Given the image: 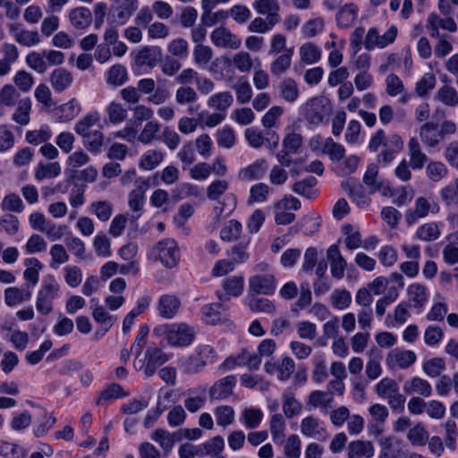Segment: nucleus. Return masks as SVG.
<instances>
[{"label": "nucleus", "instance_id": "obj_1", "mask_svg": "<svg viewBox=\"0 0 458 458\" xmlns=\"http://www.w3.org/2000/svg\"><path fill=\"white\" fill-rule=\"evenodd\" d=\"M153 334L164 337L172 346H187L194 340V330L185 323L163 324L156 327Z\"/></svg>", "mask_w": 458, "mask_h": 458}, {"label": "nucleus", "instance_id": "obj_2", "mask_svg": "<svg viewBox=\"0 0 458 458\" xmlns=\"http://www.w3.org/2000/svg\"><path fill=\"white\" fill-rule=\"evenodd\" d=\"M216 360L217 352L215 348L208 344H201L192 354L180 360V368L186 374H196L208 364L215 363Z\"/></svg>", "mask_w": 458, "mask_h": 458}, {"label": "nucleus", "instance_id": "obj_3", "mask_svg": "<svg viewBox=\"0 0 458 458\" xmlns=\"http://www.w3.org/2000/svg\"><path fill=\"white\" fill-rule=\"evenodd\" d=\"M151 256L167 268L174 267L180 259V250L177 242L174 239L159 241L152 249Z\"/></svg>", "mask_w": 458, "mask_h": 458}, {"label": "nucleus", "instance_id": "obj_4", "mask_svg": "<svg viewBox=\"0 0 458 458\" xmlns=\"http://www.w3.org/2000/svg\"><path fill=\"white\" fill-rule=\"evenodd\" d=\"M59 285L54 276H50L43 280L36 301V309L39 313L47 315L53 310V301L57 297Z\"/></svg>", "mask_w": 458, "mask_h": 458}, {"label": "nucleus", "instance_id": "obj_5", "mask_svg": "<svg viewBox=\"0 0 458 458\" xmlns=\"http://www.w3.org/2000/svg\"><path fill=\"white\" fill-rule=\"evenodd\" d=\"M439 206L434 201H430L426 197H418L414 200L412 207L408 208L404 214V220L408 225L416 224L419 220L427 217L430 213L437 214L439 211Z\"/></svg>", "mask_w": 458, "mask_h": 458}, {"label": "nucleus", "instance_id": "obj_6", "mask_svg": "<svg viewBox=\"0 0 458 458\" xmlns=\"http://www.w3.org/2000/svg\"><path fill=\"white\" fill-rule=\"evenodd\" d=\"M301 201L293 196H285L278 200L275 206V222L277 225H289L295 219V215L288 212V210H299L301 208Z\"/></svg>", "mask_w": 458, "mask_h": 458}, {"label": "nucleus", "instance_id": "obj_7", "mask_svg": "<svg viewBox=\"0 0 458 458\" xmlns=\"http://www.w3.org/2000/svg\"><path fill=\"white\" fill-rule=\"evenodd\" d=\"M398 30L394 25H392L383 35L379 34L377 28H370L364 39V47L370 51L374 48H384L389 44L394 42L397 37Z\"/></svg>", "mask_w": 458, "mask_h": 458}, {"label": "nucleus", "instance_id": "obj_8", "mask_svg": "<svg viewBox=\"0 0 458 458\" xmlns=\"http://www.w3.org/2000/svg\"><path fill=\"white\" fill-rule=\"evenodd\" d=\"M305 119L310 124H320L328 114L327 100L322 97H316L307 101L303 107Z\"/></svg>", "mask_w": 458, "mask_h": 458}, {"label": "nucleus", "instance_id": "obj_9", "mask_svg": "<svg viewBox=\"0 0 458 458\" xmlns=\"http://www.w3.org/2000/svg\"><path fill=\"white\" fill-rule=\"evenodd\" d=\"M210 40L217 47L233 50L238 49L242 45L241 38L225 26L215 29L210 34Z\"/></svg>", "mask_w": 458, "mask_h": 458}, {"label": "nucleus", "instance_id": "obj_10", "mask_svg": "<svg viewBox=\"0 0 458 458\" xmlns=\"http://www.w3.org/2000/svg\"><path fill=\"white\" fill-rule=\"evenodd\" d=\"M261 363V358L243 349L236 356H230L219 366V369H232L235 366H247L250 369H258Z\"/></svg>", "mask_w": 458, "mask_h": 458}, {"label": "nucleus", "instance_id": "obj_11", "mask_svg": "<svg viewBox=\"0 0 458 458\" xmlns=\"http://www.w3.org/2000/svg\"><path fill=\"white\" fill-rule=\"evenodd\" d=\"M301 433L318 441H325L328 437L327 430L318 418L312 415L303 418L301 421Z\"/></svg>", "mask_w": 458, "mask_h": 458}, {"label": "nucleus", "instance_id": "obj_12", "mask_svg": "<svg viewBox=\"0 0 458 458\" xmlns=\"http://www.w3.org/2000/svg\"><path fill=\"white\" fill-rule=\"evenodd\" d=\"M417 356L410 350L394 349L386 357V364L389 369H406L416 361Z\"/></svg>", "mask_w": 458, "mask_h": 458}, {"label": "nucleus", "instance_id": "obj_13", "mask_svg": "<svg viewBox=\"0 0 458 458\" xmlns=\"http://www.w3.org/2000/svg\"><path fill=\"white\" fill-rule=\"evenodd\" d=\"M249 289L256 294H272L276 290V278L272 274L252 276L249 279Z\"/></svg>", "mask_w": 458, "mask_h": 458}, {"label": "nucleus", "instance_id": "obj_14", "mask_svg": "<svg viewBox=\"0 0 458 458\" xmlns=\"http://www.w3.org/2000/svg\"><path fill=\"white\" fill-rule=\"evenodd\" d=\"M403 389L408 395L421 396L424 398L429 397L433 392L430 383L427 379L417 376L405 381Z\"/></svg>", "mask_w": 458, "mask_h": 458}, {"label": "nucleus", "instance_id": "obj_15", "mask_svg": "<svg viewBox=\"0 0 458 458\" xmlns=\"http://www.w3.org/2000/svg\"><path fill=\"white\" fill-rule=\"evenodd\" d=\"M145 359L147 363L145 364L144 374L146 377H151L158 367L168 360L169 357L158 347H148L145 353Z\"/></svg>", "mask_w": 458, "mask_h": 458}, {"label": "nucleus", "instance_id": "obj_16", "mask_svg": "<svg viewBox=\"0 0 458 458\" xmlns=\"http://www.w3.org/2000/svg\"><path fill=\"white\" fill-rule=\"evenodd\" d=\"M253 9L259 15H264L276 23L281 21L280 4L277 0H255L252 3Z\"/></svg>", "mask_w": 458, "mask_h": 458}, {"label": "nucleus", "instance_id": "obj_17", "mask_svg": "<svg viewBox=\"0 0 458 458\" xmlns=\"http://www.w3.org/2000/svg\"><path fill=\"white\" fill-rule=\"evenodd\" d=\"M235 385V376H226L215 382V384L210 387L209 396L211 399H225L233 394Z\"/></svg>", "mask_w": 458, "mask_h": 458}, {"label": "nucleus", "instance_id": "obj_18", "mask_svg": "<svg viewBox=\"0 0 458 458\" xmlns=\"http://www.w3.org/2000/svg\"><path fill=\"white\" fill-rule=\"evenodd\" d=\"M327 259L330 262V271L335 278L342 279L347 267L346 260L341 255L336 244L331 245L327 251Z\"/></svg>", "mask_w": 458, "mask_h": 458}, {"label": "nucleus", "instance_id": "obj_19", "mask_svg": "<svg viewBox=\"0 0 458 458\" xmlns=\"http://www.w3.org/2000/svg\"><path fill=\"white\" fill-rule=\"evenodd\" d=\"M436 25H439L440 28L450 32H454L457 30V25L450 15L442 19L436 13H430L427 20L426 28L429 30V35L432 38H439V30H437Z\"/></svg>", "mask_w": 458, "mask_h": 458}, {"label": "nucleus", "instance_id": "obj_20", "mask_svg": "<svg viewBox=\"0 0 458 458\" xmlns=\"http://www.w3.org/2000/svg\"><path fill=\"white\" fill-rule=\"evenodd\" d=\"M181 306L179 298L173 294L162 295L157 302L158 314L164 318H173L178 312Z\"/></svg>", "mask_w": 458, "mask_h": 458}, {"label": "nucleus", "instance_id": "obj_21", "mask_svg": "<svg viewBox=\"0 0 458 458\" xmlns=\"http://www.w3.org/2000/svg\"><path fill=\"white\" fill-rule=\"evenodd\" d=\"M162 50L159 47L148 46L140 49L136 55L135 62L138 65L155 67L161 60Z\"/></svg>", "mask_w": 458, "mask_h": 458}, {"label": "nucleus", "instance_id": "obj_22", "mask_svg": "<svg viewBox=\"0 0 458 458\" xmlns=\"http://www.w3.org/2000/svg\"><path fill=\"white\" fill-rule=\"evenodd\" d=\"M69 21L75 30H86L92 22L91 11L84 6L72 8L68 14Z\"/></svg>", "mask_w": 458, "mask_h": 458}, {"label": "nucleus", "instance_id": "obj_23", "mask_svg": "<svg viewBox=\"0 0 458 458\" xmlns=\"http://www.w3.org/2000/svg\"><path fill=\"white\" fill-rule=\"evenodd\" d=\"M203 13L201 15V22L204 26L212 27L219 21H224L228 17V12L219 10L217 12H212V8L215 4H212L211 0L201 1Z\"/></svg>", "mask_w": 458, "mask_h": 458}, {"label": "nucleus", "instance_id": "obj_24", "mask_svg": "<svg viewBox=\"0 0 458 458\" xmlns=\"http://www.w3.org/2000/svg\"><path fill=\"white\" fill-rule=\"evenodd\" d=\"M409 165L413 170L423 168L428 161L427 155L422 152L419 140L411 138L408 142Z\"/></svg>", "mask_w": 458, "mask_h": 458}, {"label": "nucleus", "instance_id": "obj_25", "mask_svg": "<svg viewBox=\"0 0 458 458\" xmlns=\"http://www.w3.org/2000/svg\"><path fill=\"white\" fill-rule=\"evenodd\" d=\"M333 397L326 391L314 390L307 399L306 405L313 409H320L323 413H327L332 408Z\"/></svg>", "mask_w": 458, "mask_h": 458}, {"label": "nucleus", "instance_id": "obj_26", "mask_svg": "<svg viewBox=\"0 0 458 458\" xmlns=\"http://www.w3.org/2000/svg\"><path fill=\"white\" fill-rule=\"evenodd\" d=\"M421 141L429 148H434L443 140L438 125L436 123H425L420 129Z\"/></svg>", "mask_w": 458, "mask_h": 458}, {"label": "nucleus", "instance_id": "obj_27", "mask_svg": "<svg viewBox=\"0 0 458 458\" xmlns=\"http://www.w3.org/2000/svg\"><path fill=\"white\" fill-rule=\"evenodd\" d=\"M151 438L167 454L172 450L174 445L181 440L182 434L180 432L169 433L165 429L157 428L153 431Z\"/></svg>", "mask_w": 458, "mask_h": 458}, {"label": "nucleus", "instance_id": "obj_28", "mask_svg": "<svg viewBox=\"0 0 458 458\" xmlns=\"http://www.w3.org/2000/svg\"><path fill=\"white\" fill-rule=\"evenodd\" d=\"M72 74L64 68L55 69L49 77L50 84L55 92L64 91L72 85Z\"/></svg>", "mask_w": 458, "mask_h": 458}, {"label": "nucleus", "instance_id": "obj_29", "mask_svg": "<svg viewBox=\"0 0 458 458\" xmlns=\"http://www.w3.org/2000/svg\"><path fill=\"white\" fill-rule=\"evenodd\" d=\"M148 188V182L146 179L140 177L135 180V189L129 195V206L133 211L141 209Z\"/></svg>", "mask_w": 458, "mask_h": 458}, {"label": "nucleus", "instance_id": "obj_30", "mask_svg": "<svg viewBox=\"0 0 458 458\" xmlns=\"http://www.w3.org/2000/svg\"><path fill=\"white\" fill-rule=\"evenodd\" d=\"M359 8L356 4L350 3L343 5L336 13L337 25L340 28H348L353 24L358 18Z\"/></svg>", "mask_w": 458, "mask_h": 458}, {"label": "nucleus", "instance_id": "obj_31", "mask_svg": "<svg viewBox=\"0 0 458 458\" xmlns=\"http://www.w3.org/2000/svg\"><path fill=\"white\" fill-rule=\"evenodd\" d=\"M233 102V95L229 91H222L211 95L207 101V106L221 114H225Z\"/></svg>", "mask_w": 458, "mask_h": 458}, {"label": "nucleus", "instance_id": "obj_32", "mask_svg": "<svg viewBox=\"0 0 458 458\" xmlns=\"http://www.w3.org/2000/svg\"><path fill=\"white\" fill-rule=\"evenodd\" d=\"M267 170L265 159H258L239 171V178L243 181L258 180L263 177Z\"/></svg>", "mask_w": 458, "mask_h": 458}, {"label": "nucleus", "instance_id": "obj_33", "mask_svg": "<svg viewBox=\"0 0 458 458\" xmlns=\"http://www.w3.org/2000/svg\"><path fill=\"white\" fill-rule=\"evenodd\" d=\"M81 112V106L75 98H72L69 102L60 106L55 111L56 120L59 123L72 121Z\"/></svg>", "mask_w": 458, "mask_h": 458}, {"label": "nucleus", "instance_id": "obj_34", "mask_svg": "<svg viewBox=\"0 0 458 458\" xmlns=\"http://www.w3.org/2000/svg\"><path fill=\"white\" fill-rule=\"evenodd\" d=\"M91 302H97L96 306L92 310V317L94 320L100 324L103 328L101 335H104L116 321V317L110 315L103 306L98 305V301L92 299Z\"/></svg>", "mask_w": 458, "mask_h": 458}, {"label": "nucleus", "instance_id": "obj_35", "mask_svg": "<svg viewBox=\"0 0 458 458\" xmlns=\"http://www.w3.org/2000/svg\"><path fill=\"white\" fill-rule=\"evenodd\" d=\"M374 455V447L371 442L356 440L348 445V458H371Z\"/></svg>", "mask_w": 458, "mask_h": 458}, {"label": "nucleus", "instance_id": "obj_36", "mask_svg": "<svg viewBox=\"0 0 458 458\" xmlns=\"http://www.w3.org/2000/svg\"><path fill=\"white\" fill-rule=\"evenodd\" d=\"M223 288L225 292V296L218 295L220 301H227L229 299L227 296L238 297L243 292L244 279L242 276H231L224 281Z\"/></svg>", "mask_w": 458, "mask_h": 458}, {"label": "nucleus", "instance_id": "obj_37", "mask_svg": "<svg viewBox=\"0 0 458 458\" xmlns=\"http://www.w3.org/2000/svg\"><path fill=\"white\" fill-rule=\"evenodd\" d=\"M369 360L365 366V373L369 379L375 380L382 374L381 354L378 350H371L369 353Z\"/></svg>", "mask_w": 458, "mask_h": 458}, {"label": "nucleus", "instance_id": "obj_38", "mask_svg": "<svg viewBox=\"0 0 458 458\" xmlns=\"http://www.w3.org/2000/svg\"><path fill=\"white\" fill-rule=\"evenodd\" d=\"M285 428V421L280 413H276L271 417L269 428L275 444L282 445L284 442Z\"/></svg>", "mask_w": 458, "mask_h": 458}, {"label": "nucleus", "instance_id": "obj_39", "mask_svg": "<svg viewBox=\"0 0 458 458\" xmlns=\"http://www.w3.org/2000/svg\"><path fill=\"white\" fill-rule=\"evenodd\" d=\"M4 302L9 307L19 305L31 297V293L19 287H8L4 290Z\"/></svg>", "mask_w": 458, "mask_h": 458}, {"label": "nucleus", "instance_id": "obj_40", "mask_svg": "<svg viewBox=\"0 0 458 458\" xmlns=\"http://www.w3.org/2000/svg\"><path fill=\"white\" fill-rule=\"evenodd\" d=\"M441 234L440 225L437 222H428L418 227L415 237L423 242H434Z\"/></svg>", "mask_w": 458, "mask_h": 458}, {"label": "nucleus", "instance_id": "obj_41", "mask_svg": "<svg viewBox=\"0 0 458 458\" xmlns=\"http://www.w3.org/2000/svg\"><path fill=\"white\" fill-rule=\"evenodd\" d=\"M301 409V403L294 397L291 391L286 390L283 393V411L287 419L299 415Z\"/></svg>", "mask_w": 458, "mask_h": 458}, {"label": "nucleus", "instance_id": "obj_42", "mask_svg": "<svg viewBox=\"0 0 458 458\" xmlns=\"http://www.w3.org/2000/svg\"><path fill=\"white\" fill-rule=\"evenodd\" d=\"M225 447L224 438L220 436H216L209 439L208 441L202 443L198 445L199 453L198 456L214 455L217 456L219 453Z\"/></svg>", "mask_w": 458, "mask_h": 458}, {"label": "nucleus", "instance_id": "obj_43", "mask_svg": "<svg viewBox=\"0 0 458 458\" xmlns=\"http://www.w3.org/2000/svg\"><path fill=\"white\" fill-rule=\"evenodd\" d=\"M263 420V412L258 408H246L240 415V421L250 429L259 427Z\"/></svg>", "mask_w": 458, "mask_h": 458}, {"label": "nucleus", "instance_id": "obj_44", "mask_svg": "<svg viewBox=\"0 0 458 458\" xmlns=\"http://www.w3.org/2000/svg\"><path fill=\"white\" fill-rule=\"evenodd\" d=\"M407 294L410 303L414 308L423 307L428 299L426 287L417 283L408 287Z\"/></svg>", "mask_w": 458, "mask_h": 458}, {"label": "nucleus", "instance_id": "obj_45", "mask_svg": "<svg viewBox=\"0 0 458 458\" xmlns=\"http://www.w3.org/2000/svg\"><path fill=\"white\" fill-rule=\"evenodd\" d=\"M436 99L444 106L455 107L458 106V92L449 85H444L436 93Z\"/></svg>", "mask_w": 458, "mask_h": 458}, {"label": "nucleus", "instance_id": "obj_46", "mask_svg": "<svg viewBox=\"0 0 458 458\" xmlns=\"http://www.w3.org/2000/svg\"><path fill=\"white\" fill-rule=\"evenodd\" d=\"M61 174V165L58 162L39 163L35 170V178L38 181L50 179Z\"/></svg>", "mask_w": 458, "mask_h": 458}, {"label": "nucleus", "instance_id": "obj_47", "mask_svg": "<svg viewBox=\"0 0 458 458\" xmlns=\"http://www.w3.org/2000/svg\"><path fill=\"white\" fill-rule=\"evenodd\" d=\"M164 159V153L157 149H148L142 154L140 160V166L144 170H153Z\"/></svg>", "mask_w": 458, "mask_h": 458}, {"label": "nucleus", "instance_id": "obj_48", "mask_svg": "<svg viewBox=\"0 0 458 458\" xmlns=\"http://www.w3.org/2000/svg\"><path fill=\"white\" fill-rule=\"evenodd\" d=\"M401 454L400 443L393 437H383L380 439L379 458H398Z\"/></svg>", "mask_w": 458, "mask_h": 458}, {"label": "nucleus", "instance_id": "obj_49", "mask_svg": "<svg viewBox=\"0 0 458 458\" xmlns=\"http://www.w3.org/2000/svg\"><path fill=\"white\" fill-rule=\"evenodd\" d=\"M100 121V114L98 112H91L85 116H83L81 120H79L75 126L74 131L77 134L81 135L84 138L86 135L89 133V130L98 123Z\"/></svg>", "mask_w": 458, "mask_h": 458}, {"label": "nucleus", "instance_id": "obj_50", "mask_svg": "<svg viewBox=\"0 0 458 458\" xmlns=\"http://www.w3.org/2000/svg\"><path fill=\"white\" fill-rule=\"evenodd\" d=\"M322 151L328 155L330 160L335 163L341 161L345 155L344 147L334 141L330 137L326 139Z\"/></svg>", "mask_w": 458, "mask_h": 458}, {"label": "nucleus", "instance_id": "obj_51", "mask_svg": "<svg viewBox=\"0 0 458 458\" xmlns=\"http://www.w3.org/2000/svg\"><path fill=\"white\" fill-rule=\"evenodd\" d=\"M293 49L284 51L281 54L270 66V71L274 75H280L285 72L291 66Z\"/></svg>", "mask_w": 458, "mask_h": 458}, {"label": "nucleus", "instance_id": "obj_52", "mask_svg": "<svg viewBox=\"0 0 458 458\" xmlns=\"http://www.w3.org/2000/svg\"><path fill=\"white\" fill-rule=\"evenodd\" d=\"M30 99L29 98L21 99L18 102V106L13 114V120L21 125H27L30 123Z\"/></svg>", "mask_w": 458, "mask_h": 458}, {"label": "nucleus", "instance_id": "obj_53", "mask_svg": "<svg viewBox=\"0 0 458 458\" xmlns=\"http://www.w3.org/2000/svg\"><path fill=\"white\" fill-rule=\"evenodd\" d=\"M280 97L289 103L294 102L299 97V89L293 79H284L279 88Z\"/></svg>", "mask_w": 458, "mask_h": 458}, {"label": "nucleus", "instance_id": "obj_54", "mask_svg": "<svg viewBox=\"0 0 458 458\" xmlns=\"http://www.w3.org/2000/svg\"><path fill=\"white\" fill-rule=\"evenodd\" d=\"M448 174L446 165L441 161H430L426 167V174L433 182H438Z\"/></svg>", "mask_w": 458, "mask_h": 458}, {"label": "nucleus", "instance_id": "obj_55", "mask_svg": "<svg viewBox=\"0 0 458 458\" xmlns=\"http://www.w3.org/2000/svg\"><path fill=\"white\" fill-rule=\"evenodd\" d=\"M300 56L303 63L312 64L320 59L321 51L315 44L308 42L300 47Z\"/></svg>", "mask_w": 458, "mask_h": 458}, {"label": "nucleus", "instance_id": "obj_56", "mask_svg": "<svg viewBox=\"0 0 458 458\" xmlns=\"http://www.w3.org/2000/svg\"><path fill=\"white\" fill-rule=\"evenodd\" d=\"M445 361L441 357H434L426 360L422 365L424 373L430 377H437L445 369Z\"/></svg>", "mask_w": 458, "mask_h": 458}, {"label": "nucleus", "instance_id": "obj_57", "mask_svg": "<svg viewBox=\"0 0 458 458\" xmlns=\"http://www.w3.org/2000/svg\"><path fill=\"white\" fill-rule=\"evenodd\" d=\"M214 414L216 424L223 428L233 424L234 420V410L229 405L217 406L214 411Z\"/></svg>", "mask_w": 458, "mask_h": 458}, {"label": "nucleus", "instance_id": "obj_58", "mask_svg": "<svg viewBox=\"0 0 458 458\" xmlns=\"http://www.w3.org/2000/svg\"><path fill=\"white\" fill-rule=\"evenodd\" d=\"M13 38L17 43L24 47H33L40 42V36L37 30H29L21 29V31L13 34Z\"/></svg>", "mask_w": 458, "mask_h": 458}, {"label": "nucleus", "instance_id": "obj_59", "mask_svg": "<svg viewBox=\"0 0 458 458\" xmlns=\"http://www.w3.org/2000/svg\"><path fill=\"white\" fill-rule=\"evenodd\" d=\"M436 83L437 79L432 72L425 73L416 83V94L421 98L427 97L429 91L435 88Z\"/></svg>", "mask_w": 458, "mask_h": 458}, {"label": "nucleus", "instance_id": "obj_60", "mask_svg": "<svg viewBox=\"0 0 458 458\" xmlns=\"http://www.w3.org/2000/svg\"><path fill=\"white\" fill-rule=\"evenodd\" d=\"M332 306L336 310H345L352 303V295L345 289H335L330 295Z\"/></svg>", "mask_w": 458, "mask_h": 458}, {"label": "nucleus", "instance_id": "obj_61", "mask_svg": "<svg viewBox=\"0 0 458 458\" xmlns=\"http://www.w3.org/2000/svg\"><path fill=\"white\" fill-rule=\"evenodd\" d=\"M225 60L232 63L233 65L241 72H248L253 66V61L250 55L244 51L236 53L231 60L228 58Z\"/></svg>", "mask_w": 458, "mask_h": 458}, {"label": "nucleus", "instance_id": "obj_62", "mask_svg": "<svg viewBox=\"0 0 458 458\" xmlns=\"http://www.w3.org/2000/svg\"><path fill=\"white\" fill-rule=\"evenodd\" d=\"M26 269L23 273L24 278L30 281L32 285H36L39 278V271L42 268L40 261L35 258H30L25 260Z\"/></svg>", "mask_w": 458, "mask_h": 458}, {"label": "nucleus", "instance_id": "obj_63", "mask_svg": "<svg viewBox=\"0 0 458 458\" xmlns=\"http://www.w3.org/2000/svg\"><path fill=\"white\" fill-rule=\"evenodd\" d=\"M160 125L155 121H148L138 136V140L144 145L150 144L157 139Z\"/></svg>", "mask_w": 458, "mask_h": 458}, {"label": "nucleus", "instance_id": "obj_64", "mask_svg": "<svg viewBox=\"0 0 458 458\" xmlns=\"http://www.w3.org/2000/svg\"><path fill=\"white\" fill-rule=\"evenodd\" d=\"M233 89L235 91L236 99L240 104H246L251 99V87L248 81L243 77L239 79V81L233 86Z\"/></svg>", "mask_w": 458, "mask_h": 458}]
</instances>
